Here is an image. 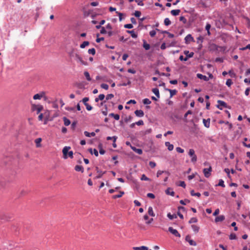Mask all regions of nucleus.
<instances>
[{
    "label": "nucleus",
    "mask_w": 250,
    "mask_h": 250,
    "mask_svg": "<svg viewBox=\"0 0 250 250\" xmlns=\"http://www.w3.org/2000/svg\"><path fill=\"white\" fill-rule=\"evenodd\" d=\"M188 155L191 157V162L193 163H195L197 161V156L195 154V151L193 149H190L188 151Z\"/></svg>",
    "instance_id": "f257e3e1"
},
{
    "label": "nucleus",
    "mask_w": 250,
    "mask_h": 250,
    "mask_svg": "<svg viewBox=\"0 0 250 250\" xmlns=\"http://www.w3.org/2000/svg\"><path fill=\"white\" fill-rule=\"evenodd\" d=\"M168 231L171 233L172 234H173L176 237H180L181 235L178 232V231L174 229L172 227H169L168 228Z\"/></svg>",
    "instance_id": "f03ea898"
},
{
    "label": "nucleus",
    "mask_w": 250,
    "mask_h": 250,
    "mask_svg": "<svg viewBox=\"0 0 250 250\" xmlns=\"http://www.w3.org/2000/svg\"><path fill=\"white\" fill-rule=\"evenodd\" d=\"M46 98L44 92H42L40 93L36 94L34 95L33 99L34 100H40L42 98Z\"/></svg>",
    "instance_id": "7ed1b4c3"
},
{
    "label": "nucleus",
    "mask_w": 250,
    "mask_h": 250,
    "mask_svg": "<svg viewBox=\"0 0 250 250\" xmlns=\"http://www.w3.org/2000/svg\"><path fill=\"white\" fill-rule=\"evenodd\" d=\"M212 170V168L211 166H209V168H204L203 169V173L205 175V176L207 178L209 177L210 176V172Z\"/></svg>",
    "instance_id": "20e7f679"
},
{
    "label": "nucleus",
    "mask_w": 250,
    "mask_h": 250,
    "mask_svg": "<svg viewBox=\"0 0 250 250\" xmlns=\"http://www.w3.org/2000/svg\"><path fill=\"white\" fill-rule=\"evenodd\" d=\"M211 46L212 49H215L216 50H219L222 52H225L226 49V47L225 46H219L214 44H212Z\"/></svg>",
    "instance_id": "39448f33"
},
{
    "label": "nucleus",
    "mask_w": 250,
    "mask_h": 250,
    "mask_svg": "<svg viewBox=\"0 0 250 250\" xmlns=\"http://www.w3.org/2000/svg\"><path fill=\"white\" fill-rule=\"evenodd\" d=\"M75 57L76 60L79 61L82 65H87V62L84 61L82 58L77 54H75Z\"/></svg>",
    "instance_id": "423d86ee"
},
{
    "label": "nucleus",
    "mask_w": 250,
    "mask_h": 250,
    "mask_svg": "<svg viewBox=\"0 0 250 250\" xmlns=\"http://www.w3.org/2000/svg\"><path fill=\"white\" fill-rule=\"evenodd\" d=\"M193 52H190V54L186 57H184L183 55H181L179 57V60L181 61H187L188 58L192 57L193 56Z\"/></svg>",
    "instance_id": "0eeeda50"
},
{
    "label": "nucleus",
    "mask_w": 250,
    "mask_h": 250,
    "mask_svg": "<svg viewBox=\"0 0 250 250\" xmlns=\"http://www.w3.org/2000/svg\"><path fill=\"white\" fill-rule=\"evenodd\" d=\"M70 149V147H69V146H65L64 147H63V148L62 149V153L63 155V158L64 159L67 158V157H68L67 154L68 153V150Z\"/></svg>",
    "instance_id": "6e6552de"
},
{
    "label": "nucleus",
    "mask_w": 250,
    "mask_h": 250,
    "mask_svg": "<svg viewBox=\"0 0 250 250\" xmlns=\"http://www.w3.org/2000/svg\"><path fill=\"white\" fill-rule=\"evenodd\" d=\"M186 43L188 44L191 42H194L193 38L190 34L188 35L185 38Z\"/></svg>",
    "instance_id": "1a4fd4ad"
},
{
    "label": "nucleus",
    "mask_w": 250,
    "mask_h": 250,
    "mask_svg": "<svg viewBox=\"0 0 250 250\" xmlns=\"http://www.w3.org/2000/svg\"><path fill=\"white\" fill-rule=\"evenodd\" d=\"M186 240L189 243L190 245L194 246H196V243L191 239L190 236L189 235H187L186 237Z\"/></svg>",
    "instance_id": "9d476101"
},
{
    "label": "nucleus",
    "mask_w": 250,
    "mask_h": 250,
    "mask_svg": "<svg viewBox=\"0 0 250 250\" xmlns=\"http://www.w3.org/2000/svg\"><path fill=\"white\" fill-rule=\"evenodd\" d=\"M217 103H218L217 107L220 109H222V106L227 107V104L224 101L218 100Z\"/></svg>",
    "instance_id": "9b49d317"
},
{
    "label": "nucleus",
    "mask_w": 250,
    "mask_h": 250,
    "mask_svg": "<svg viewBox=\"0 0 250 250\" xmlns=\"http://www.w3.org/2000/svg\"><path fill=\"white\" fill-rule=\"evenodd\" d=\"M225 219V217L223 215H219L217 217H216L215 219V222L216 223L219 222H222Z\"/></svg>",
    "instance_id": "f8f14e48"
},
{
    "label": "nucleus",
    "mask_w": 250,
    "mask_h": 250,
    "mask_svg": "<svg viewBox=\"0 0 250 250\" xmlns=\"http://www.w3.org/2000/svg\"><path fill=\"white\" fill-rule=\"evenodd\" d=\"M33 109L34 110H37V114H39L42 109V107L41 105H34L33 106Z\"/></svg>",
    "instance_id": "ddd939ff"
},
{
    "label": "nucleus",
    "mask_w": 250,
    "mask_h": 250,
    "mask_svg": "<svg viewBox=\"0 0 250 250\" xmlns=\"http://www.w3.org/2000/svg\"><path fill=\"white\" fill-rule=\"evenodd\" d=\"M197 77L198 78L201 80H203L205 81H208V78L206 76L203 75L201 74L198 73L197 74Z\"/></svg>",
    "instance_id": "4468645a"
},
{
    "label": "nucleus",
    "mask_w": 250,
    "mask_h": 250,
    "mask_svg": "<svg viewBox=\"0 0 250 250\" xmlns=\"http://www.w3.org/2000/svg\"><path fill=\"white\" fill-rule=\"evenodd\" d=\"M135 115L139 117H143L144 115V113L142 110H137L135 111Z\"/></svg>",
    "instance_id": "2eb2a0df"
},
{
    "label": "nucleus",
    "mask_w": 250,
    "mask_h": 250,
    "mask_svg": "<svg viewBox=\"0 0 250 250\" xmlns=\"http://www.w3.org/2000/svg\"><path fill=\"white\" fill-rule=\"evenodd\" d=\"M131 149L136 153H138V154H142L143 153V151L140 148H137L134 146H131Z\"/></svg>",
    "instance_id": "dca6fc26"
},
{
    "label": "nucleus",
    "mask_w": 250,
    "mask_h": 250,
    "mask_svg": "<svg viewBox=\"0 0 250 250\" xmlns=\"http://www.w3.org/2000/svg\"><path fill=\"white\" fill-rule=\"evenodd\" d=\"M42 141V139L41 138H38L35 140V143L37 147H40L41 146V143Z\"/></svg>",
    "instance_id": "f3484780"
},
{
    "label": "nucleus",
    "mask_w": 250,
    "mask_h": 250,
    "mask_svg": "<svg viewBox=\"0 0 250 250\" xmlns=\"http://www.w3.org/2000/svg\"><path fill=\"white\" fill-rule=\"evenodd\" d=\"M96 170H97V172L99 173V175L96 177V178H97V179L101 178L102 177V176H103V175L105 173V171L102 172V171L99 170L98 167H96Z\"/></svg>",
    "instance_id": "a211bd4d"
},
{
    "label": "nucleus",
    "mask_w": 250,
    "mask_h": 250,
    "mask_svg": "<svg viewBox=\"0 0 250 250\" xmlns=\"http://www.w3.org/2000/svg\"><path fill=\"white\" fill-rule=\"evenodd\" d=\"M203 124L207 128H208L210 126V119H208V120L203 119Z\"/></svg>",
    "instance_id": "6ab92c4d"
},
{
    "label": "nucleus",
    "mask_w": 250,
    "mask_h": 250,
    "mask_svg": "<svg viewBox=\"0 0 250 250\" xmlns=\"http://www.w3.org/2000/svg\"><path fill=\"white\" fill-rule=\"evenodd\" d=\"M166 90H167L170 93V98L172 97L174 95H175L177 93V90L175 89L171 90L169 89H166Z\"/></svg>",
    "instance_id": "aec40b11"
},
{
    "label": "nucleus",
    "mask_w": 250,
    "mask_h": 250,
    "mask_svg": "<svg viewBox=\"0 0 250 250\" xmlns=\"http://www.w3.org/2000/svg\"><path fill=\"white\" fill-rule=\"evenodd\" d=\"M165 145L167 147V149L169 151H171L173 149L174 146L172 144H170L169 142H167L165 143Z\"/></svg>",
    "instance_id": "412c9836"
},
{
    "label": "nucleus",
    "mask_w": 250,
    "mask_h": 250,
    "mask_svg": "<svg viewBox=\"0 0 250 250\" xmlns=\"http://www.w3.org/2000/svg\"><path fill=\"white\" fill-rule=\"evenodd\" d=\"M152 91L158 98H160V96L159 90L158 88H153Z\"/></svg>",
    "instance_id": "4be33fe9"
},
{
    "label": "nucleus",
    "mask_w": 250,
    "mask_h": 250,
    "mask_svg": "<svg viewBox=\"0 0 250 250\" xmlns=\"http://www.w3.org/2000/svg\"><path fill=\"white\" fill-rule=\"evenodd\" d=\"M166 193L167 194L170 195H171L172 196H173L174 195V194H175L174 192L170 188H168L166 190Z\"/></svg>",
    "instance_id": "5701e85b"
},
{
    "label": "nucleus",
    "mask_w": 250,
    "mask_h": 250,
    "mask_svg": "<svg viewBox=\"0 0 250 250\" xmlns=\"http://www.w3.org/2000/svg\"><path fill=\"white\" fill-rule=\"evenodd\" d=\"M148 213L152 217L155 216V213L153 212V208L152 207H149L148 209Z\"/></svg>",
    "instance_id": "b1692460"
},
{
    "label": "nucleus",
    "mask_w": 250,
    "mask_h": 250,
    "mask_svg": "<svg viewBox=\"0 0 250 250\" xmlns=\"http://www.w3.org/2000/svg\"><path fill=\"white\" fill-rule=\"evenodd\" d=\"M191 228L193 229V230L194 231V232L195 233L198 232L199 229H200L199 227H198V226L195 225H192Z\"/></svg>",
    "instance_id": "393cba45"
},
{
    "label": "nucleus",
    "mask_w": 250,
    "mask_h": 250,
    "mask_svg": "<svg viewBox=\"0 0 250 250\" xmlns=\"http://www.w3.org/2000/svg\"><path fill=\"white\" fill-rule=\"evenodd\" d=\"M84 134L86 136V137H94L95 136V132H92L91 133H89L86 131H84Z\"/></svg>",
    "instance_id": "a878e982"
},
{
    "label": "nucleus",
    "mask_w": 250,
    "mask_h": 250,
    "mask_svg": "<svg viewBox=\"0 0 250 250\" xmlns=\"http://www.w3.org/2000/svg\"><path fill=\"white\" fill-rule=\"evenodd\" d=\"M180 11V9L172 10L171 11L170 13L173 16H177L179 14Z\"/></svg>",
    "instance_id": "bb28decb"
},
{
    "label": "nucleus",
    "mask_w": 250,
    "mask_h": 250,
    "mask_svg": "<svg viewBox=\"0 0 250 250\" xmlns=\"http://www.w3.org/2000/svg\"><path fill=\"white\" fill-rule=\"evenodd\" d=\"M110 117L114 118L116 120H119L120 119V116L118 114H115L113 113H110L109 114Z\"/></svg>",
    "instance_id": "cd10ccee"
},
{
    "label": "nucleus",
    "mask_w": 250,
    "mask_h": 250,
    "mask_svg": "<svg viewBox=\"0 0 250 250\" xmlns=\"http://www.w3.org/2000/svg\"><path fill=\"white\" fill-rule=\"evenodd\" d=\"M124 194V191H120L119 194L112 196L113 199H116L121 197Z\"/></svg>",
    "instance_id": "c85d7f7f"
},
{
    "label": "nucleus",
    "mask_w": 250,
    "mask_h": 250,
    "mask_svg": "<svg viewBox=\"0 0 250 250\" xmlns=\"http://www.w3.org/2000/svg\"><path fill=\"white\" fill-rule=\"evenodd\" d=\"M127 33L130 34L131 37L133 38H136L137 37V35L135 33L133 30H127L126 31Z\"/></svg>",
    "instance_id": "c756f323"
},
{
    "label": "nucleus",
    "mask_w": 250,
    "mask_h": 250,
    "mask_svg": "<svg viewBox=\"0 0 250 250\" xmlns=\"http://www.w3.org/2000/svg\"><path fill=\"white\" fill-rule=\"evenodd\" d=\"M63 120L64 121V124L65 126L69 125L71 123L69 119H68L66 117H63Z\"/></svg>",
    "instance_id": "7c9ffc66"
},
{
    "label": "nucleus",
    "mask_w": 250,
    "mask_h": 250,
    "mask_svg": "<svg viewBox=\"0 0 250 250\" xmlns=\"http://www.w3.org/2000/svg\"><path fill=\"white\" fill-rule=\"evenodd\" d=\"M84 76L85 77L86 80L88 81H91V77L90 76V74H89V73L87 71H84Z\"/></svg>",
    "instance_id": "2f4dec72"
},
{
    "label": "nucleus",
    "mask_w": 250,
    "mask_h": 250,
    "mask_svg": "<svg viewBox=\"0 0 250 250\" xmlns=\"http://www.w3.org/2000/svg\"><path fill=\"white\" fill-rule=\"evenodd\" d=\"M134 250H148L147 247L145 246H142L140 247H134Z\"/></svg>",
    "instance_id": "473e14b6"
},
{
    "label": "nucleus",
    "mask_w": 250,
    "mask_h": 250,
    "mask_svg": "<svg viewBox=\"0 0 250 250\" xmlns=\"http://www.w3.org/2000/svg\"><path fill=\"white\" fill-rule=\"evenodd\" d=\"M75 170L77 171H82L83 172V167L81 166L77 165L75 167Z\"/></svg>",
    "instance_id": "72a5a7b5"
},
{
    "label": "nucleus",
    "mask_w": 250,
    "mask_h": 250,
    "mask_svg": "<svg viewBox=\"0 0 250 250\" xmlns=\"http://www.w3.org/2000/svg\"><path fill=\"white\" fill-rule=\"evenodd\" d=\"M89 42L88 41H84L80 45V47L81 48H84L85 46L88 45Z\"/></svg>",
    "instance_id": "f704fd0d"
},
{
    "label": "nucleus",
    "mask_w": 250,
    "mask_h": 250,
    "mask_svg": "<svg viewBox=\"0 0 250 250\" xmlns=\"http://www.w3.org/2000/svg\"><path fill=\"white\" fill-rule=\"evenodd\" d=\"M117 139V137L116 136H113V137H107L106 138L107 140H112L113 142H116V140Z\"/></svg>",
    "instance_id": "c9c22d12"
},
{
    "label": "nucleus",
    "mask_w": 250,
    "mask_h": 250,
    "mask_svg": "<svg viewBox=\"0 0 250 250\" xmlns=\"http://www.w3.org/2000/svg\"><path fill=\"white\" fill-rule=\"evenodd\" d=\"M190 194L191 196H196L198 197L201 196V194L199 192L195 193L193 190H191Z\"/></svg>",
    "instance_id": "e433bc0d"
},
{
    "label": "nucleus",
    "mask_w": 250,
    "mask_h": 250,
    "mask_svg": "<svg viewBox=\"0 0 250 250\" xmlns=\"http://www.w3.org/2000/svg\"><path fill=\"white\" fill-rule=\"evenodd\" d=\"M164 23L166 26H168L171 24V21L168 18H167L164 20Z\"/></svg>",
    "instance_id": "4c0bfd02"
},
{
    "label": "nucleus",
    "mask_w": 250,
    "mask_h": 250,
    "mask_svg": "<svg viewBox=\"0 0 250 250\" xmlns=\"http://www.w3.org/2000/svg\"><path fill=\"white\" fill-rule=\"evenodd\" d=\"M198 221L196 217H192L190 218L189 221H188V223L189 224L193 223H196Z\"/></svg>",
    "instance_id": "58836bf2"
},
{
    "label": "nucleus",
    "mask_w": 250,
    "mask_h": 250,
    "mask_svg": "<svg viewBox=\"0 0 250 250\" xmlns=\"http://www.w3.org/2000/svg\"><path fill=\"white\" fill-rule=\"evenodd\" d=\"M167 216L170 220L177 218V216L175 214H171L170 213H168Z\"/></svg>",
    "instance_id": "ea45409f"
},
{
    "label": "nucleus",
    "mask_w": 250,
    "mask_h": 250,
    "mask_svg": "<svg viewBox=\"0 0 250 250\" xmlns=\"http://www.w3.org/2000/svg\"><path fill=\"white\" fill-rule=\"evenodd\" d=\"M88 52L89 54L94 55L96 53V51L94 48H92L89 49L88 51Z\"/></svg>",
    "instance_id": "a19ab883"
},
{
    "label": "nucleus",
    "mask_w": 250,
    "mask_h": 250,
    "mask_svg": "<svg viewBox=\"0 0 250 250\" xmlns=\"http://www.w3.org/2000/svg\"><path fill=\"white\" fill-rule=\"evenodd\" d=\"M143 103L145 104H149L151 103V102L148 99L146 98L143 100Z\"/></svg>",
    "instance_id": "79ce46f5"
},
{
    "label": "nucleus",
    "mask_w": 250,
    "mask_h": 250,
    "mask_svg": "<svg viewBox=\"0 0 250 250\" xmlns=\"http://www.w3.org/2000/svg\"><path fill=\"white\" fill-rule=\"evenodd\" d=\"M114 97V95L112 94H107L106 96V99L105 101H107V100H110L112 98H113Z\"/></svg>",
    "instance_id": "37998d69"
},
{
    "label": "nucleus",
    "mask_w": 250,
    "mask_h": 250,
    "mask_svg": "<svg viewBox=\"0 0 250 250\" xmlns=\"http://www.w3.org/2000/svg\"><path fill=\"white\" fill-rule=\"evenodd\" d=\"M137 4L140 6H143L144 5L143 1L144 0H134Z\"/></svg>",
    "instance_id": "c03bdc74"
},
{
    "label": "nucleus",
    "mask_w": 250,
    "mask_h": 250,
    "mask_svg": "<svg viewBox=\"0 0 250 250\" xmlns=\"http://www.w3.org/2000/svg\"><path fill=\"white\" fill-rule=\"evenodd\" d=\"M189 203V201L188 199H185V200H180V203L182 205H185L187 204V203Z\"/></svg>",
    "instance_id": "a18cd8bd"
},
{
    "label": "nucleus",
    "mask_w": 250,
    "mask_h": 250,
    "mask_svg": "<svg viewBox=\"0 0 250 250\" xmlns=\"http://www.w3.org/2000/svg\"><path fill=\"white\" fill-rule=\"evenodd\" d=\"M246 22L248 28H250V20L248 17H245Z\"/></svg>",
    "instance_id": "49530a36"
},
{
    "label": "nucleus",
    "mask_w": 250,
    "mask_h": 250,
    "mask_svg": "<svg viewBox=\"0 0 250 250\" xmlns=\"http://www.w3.org/2000/svg\"><path fill=\"white\" fill-rule=\"evenodd\" d=\"M218 186H221L222 187H225V185L224 184V182L222 179L219 180V183L218 184Z\"/></svg>",
    "instance_id": "de8ad7c7"
},
{
    "label": "nucleus",
    "mask_w": 250,
    "mask_h": 250,
    "mask_svg": "<svg viewBox=\"0 0 250 250\" xmlns=\"http://www.w3.org/2000/svg\"><path fill=\"white\" fill-rule=\"evenodd\" d=\"M226 84L227 86H230L232 84V80L231 79H228L226 81Z\"/></svg>",
    "instance_id": "09e8293b"
},
{
    "label": "nucleus",
    "mask_w": 250,
    "mask_h": 250,
    "mask_svg": "<svg viewBox=\"0 0 250 250\" xmlns=\"http://www.w3.org/2000/svg\"><path fill=\"white\" fill-rule=\"evenodd\" d=\"M101 87L103 88V89H104L105 90H107L108 89V85L106 84V83H102L101 84Z\"/></svg>",
    "instance_id": "8fccbe9b"
},
{
    "label": "nucleus",
    "mask_w": 250,
    "mask_h": 250,
    "mask_svg": "<svg viewBox=\"0 0 250 250\" xmlns=\"http://www.w3.org/2000/svg\"><path fill=\"white\" fill-rule=\"evenodd\" d=\"M74 52V49L72 48L70 51H67V53L69 55V56L70 57H71L73 56Z\"/></svg>",
    "instance_id": "3c124183"
},
{
    "label": "nucleus",
    "mask_w": 250,
    "mask_h": 250,
    "mask_svg": "<svg viewBox=\"0 0 250 250\" xmlns=\"http://www.w3.org/2000/svg\"><path fill=\"white\" fill-rule=\"evenodd\" d=\"M229 239L230 240H234L236 239V235L235 233H231L229 235Z\"/></svg>",
    "instance_id": "603ef678"
},
{
    "label": "nucleus",
    "mask_w": 250,
    "mask_h": 250,
    "mask_svg": "<svg viewBox=\"0 0 250 250\" xmlns=\"http://www.w3.org/2000/svg\"><path fill=\"white\" fill-rule=\"evenodd\" d=\"M141 180L149 181V179L147 178L145 174H143L141 178Z\"/></svg>",
    "instance_id": "864d4df0"
},
{
    "label": "nucleus",
    "mask_w": 250,
    "mask_h": 250,
    "mask_svg": "<svg viewBox=\"0 0 250 250\" xmlns=\"http://www.w3.org/2000/svg\"><path fill=\"white\" fill-rule=\"evenodd\" d=\"M149 165L151 168H154L156 167V163L154 162L150 161L149 162Z\"/></svg>",
    "instance_id": "5fc2aeb1"
},
{
    "label": "nucleus",
    "mask_w": 250,
    "mask_h": 250,
    "mask_svg": "<svg viewBox=\"0 0 250 250\" xmlns=\"http://www.w3.org/2000/svg\"><path fill=\"white\" fill-rule=\"evenodd\" d=\"M143 47L146 50H147L150 48V45L146 43H144L143 44Z\"/></svg>",
    "instance_id": "6e6d98bb"
},
{
    "label": "nucleus",
    "mask_w": 250,
    "mask_h": 250,
    "mask_svg": "<svg viewBox=\"0 0 250 250\" xmlns=\"http://www.w3.org/2000/svg\"><path fill=\"white\" fill-rule=\"evenodd\" d=\"M133 25L132 24H126L124 25V27L125 28H127V29H131L133 28Z\"/></svg>",
    "instance_id": "4d7b16f0"
},
{
    "label": "nucleus",
    "mask_w": 250,
    "mask_h": 250,
    "mask_svg": "<svg viewBox=\"0 0 250 250\" xmlns=\"http://www.w3.org/2000/svg\"><path fill=\"white\" fill-rule=\"evenodd\" d=\"M203 38L202 36H199L198 38H197V42L198 44L199 43H202V42H203Z\"/></svg>",
    "instance_id": "13d9d810"
},
{
    "label": "nucleus",
    "mask_w": 250,
    "mask_h": 250,
    "mask_svg": "<svg viewBox=\"0 0 250 250\" xmlns=\"http://www.w3.org/2000/svg\"><path fill=\"white\" fill-rule=\"evenodd\" d=\"M176 150L178 152L181 153H182L184 152V150L180 147H176Z\"/></svg>",
    "instance_id": "bf43d9fd"
},
{
    "label": "nucleus",
    "mask_w": 250,
    "mask_h": 250,
    "mask_svg": "<svg viewBox=\"0 0 250 250\" xmlns=\"http://www.w3.org/2000/svg\"><path fill=\"white\" fill-rule=\"evenodd\" d=\"M180 21H182L184 23H186L187 22V20L184 16H181L180 17Z\"/></svg>",
    "instance_id": "052dcab7"
},
{
    "label": "nucleus",
    "mask_w": 250,
    "mask_h": 250,
    "mask_svg": "<svg viewBox=\"0 0 250 250\" xmlns=\"http://www.w3.org/2000/svg\"><path fill=\"white\" fill-rule=\"evenodd\" d=\"M141 15V13L140 11H136L134 13V16L136 17H138L139 18Z\"/></svg>",
    "instance_id": "680f3d73"
},
{
    "label": "nucleus",
    "mask_w": 250,
    "mask_h": 250,
    "mask_svg": "<svg viewBox=\"0 0 250 250\" xmlns=\"http://www.w3.org/2000/svg\"><path fill=\"white\" fill-rule=\"evenodd\" d=\"M85 105L86 108L87 110L90 111V110H92V106H91L90 105H89L88 104H85Z\"/></svg>",
    "instance_id": "e2e57ef3"
},
{
    "label": "nucleus",
    "mask_w": 250,
    "mask_h": 250,
    "mask_svg": "<svg viewBox=\"0 0 250 250\" xmlns=\"http://www.w3.org/2000/svg\"><path fill=\"white\" fill-rule=\"evenodd\" d=\"M156 34V33L155 30H152V31H150V32H149V35L151 37H154L155 36Z\"/></svg>",
    "instance_id": "0e129e2a"
},
{
    "label": "nucleus",
    "mask_w": 250,
    "mask_h": 250,
    "mask_svg": "<svg viewBox=\"0 0 250 250\" xmlns=\"http://www.w3.org/2000/svg\"><path fill=\"white\" fill-rule=\"evenodd\" d=\"M228 73L231 77H234L236 76L235 74L232 70H229Z\"/></svg>",
    "instance_id": "69168bd1"
},
{
    "label": "nucleus",
    "mask_w": 250,
    "mask_h": 250,
    "mask_svg": "<svg viewBox=\"0 0 250 250\" xmlns=\"http://www.w3.org/2000/svg\"><path fill=\"white\" fill-rule=\"evenodd\" d=\"M104 98H105V96L103 94H100L98 96V99H99L101 101L103 100L104 99Z\"/></svg>",
    "instance_id": "338daca9"
},
{
    "label": "nucleus",
    "mask_w": 250,
    "mask_h": 250,
    "mask_svg": "<svg viewBox=\"0 0 250 250\" xmlns=\"http://www.w3.org/2000/svg\"><path fill=\"white\" fill-rule=\"evenodd\" d=\"M147 196L149 198H150L151 199H154L155 198V195L153 194V193H147Z\"/></svg>",
    "instance_id": "774afa93"
}]
</instances>
